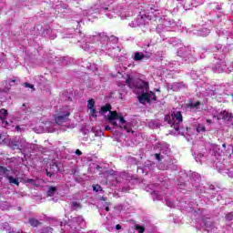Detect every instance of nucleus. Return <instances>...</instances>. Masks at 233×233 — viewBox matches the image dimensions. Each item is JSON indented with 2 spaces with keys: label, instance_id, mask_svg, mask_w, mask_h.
<instances>
[{
  "label": "nucleus",
  "instance_id": "nucleus-1",
  "mask_svg": "<svg viewBox=\"0 0 233 233\" xmlns=\"http://www.w3.org/2000/svg\"><path fill=\"white\" fill-rule=\"evenodd\" d=\"M173 119H176L177 123L176 124L174 120L168 119L167 116H166V121H167L168 125H171V128H174L177 130V132L179 130V123H183V114H181V111H177L173 113L172 115Z\"/></svg>",
  "mask_w": 233,
  "mask_h": 233
},
{
  "label": "nucleus",
  "instance_id": "nucleus-2",
  "mask_svg": "<svg viewBox=\"0 0 233 233\" xmlns=\"http://www.w3.org/2000/svg\"><path fill=\"white\" fill-rule=\"evenodd\" d=\"M135 90H140L141 92H148L150 90V86L148 82L141 79H137L134 86Z\"/></svg>",
  "mask_w": 233,
  "mask_h": 233
},
{
  "label": "nucleus",
  "instance_id": "nucleus-3",
  "mask_svg": "<svg viewBox=\"0 0 233 233\" xmlns=\"http://www.w3.org/2000/svg\"><path fill=\"white\" fill-rule=\"evenodd\" d=\"M117 119L119 120L120 123L119 128H123L127 132V134H130V132H132V129L128 127V123H127V120H125L123 114L117 113Z\"/></svg>",
  "mask_w": 233,
  "mask_h": 233
},
{
  "label": "nucleus",
  "instance_id": "nucleus-4",
  "mask_svg": "<svg viewBox=\"0 0 233 233\" xmlns=\"http://www.w3.org/2000/svg\"><path fill=\"white\" fill-rule=\"evenodd\" d=\"M70 112H66L64 115H59L55 117V122L56 125H63V123H67L70 119Z\"/></svg>",
  "mask_w": 233,
  "mask_h": 233
},
{
  "label": "nucleus",
  "instance_id": "nucleus-5",
  "mask_svg": "<svg viewBox=\"0 0 233 233\" xmlns=\"http://www.w3.org/2000/svg\"><path fill=\"white\" fill-rule=\"evenodd\" d=\"M214 117H217V120L219 121L220 119H223L224 121L228 119V121H230L232 119L233 115L232 113H228V111L224 110L221 111L218 116H214Z\"/></svg>",
  "mask_w": 233,
  "mask_h": 233
},
{
  "label": "nucleus",
  "instance_id": "nucleus-6",
  "mask_svg": "<svg viewBox=\"0 0 233 233\" xmlns=\"http://www.w3.org/2000/svg\"><path fill=\"white\" fill-rule=\"evenodd\" d=\"M137 99L141 105L150 103V94H148V92H142V94L137 96Z\"/></svg>",
  "mask_w": 233,
  "mask_h": 233
},
{
  "label": "nucleus",
  "instance_id": "nucleus-7",
  "mask_svg": "<svg viewBox=\"0 0 233 233\" xmlns=\"http://www.w3.org/2000/svg\"><path fill=\"white\" fill-rule=\"evenodd\" d=\"M117 111H110V115H107V121L113 125V127H117Z\"/></svg>",
  "mask_w": 233,
  "mask_h": 233
},
{
  "label": "nucleus",
  "instance_id": "nucleus-8",
  "mask_svg": "<svg viewBox=\"0 0 233 233\" xmlns=\"http://www.w3.org/2000/svg\"><path fill=\"white\" fill-rule=\"evenodd\" d=\"M57 168V165L53 163L50 165L48 169H46V174L48 177H52L56 175V169Z\"/></svg>",
  "mask_w": 233,
  "mask_h": 233
},
{
  "label": "nucleus",
  "instance_id": "nucleus-9",
  "mask_svg": "<svg viewBox=\"0 0 233 233\" xmlns=\"http://www.w3.org/2000/svg\"><path fill=\"white\" fill-rule=\"evenodd\" d=\"M201 105L200 101L192 102V100H189L187 104H186V108H189L190 110H198V106Z\"/></svg>",
  "mask_w": 233,
  "mask_h": 233
},
{
  "label": "nucleus",
  "instance_id": "nucleus-10",
  "mask_svg": "<svg viewBox=\"0 0 233 233\" xmlns=\"http://www.w3.org/2000/svg\"><path fill=\"white\" fill-rule=\"evenodd\" d=\"M126 85L129 87V88H134L135 85H136V80H134V78L132 76H127V78L126 79Z\"/></svg>",
  "mask_w": 233,
  "mask_h": 233
},
{
  "label": "nucleus",
  "instance_id": "nucleus-11",
  "mask_svg": "<svg viewBox=\"0 0 233 233\" xmlns=\"http://www.w3.org/2000/svg\"><path fill=\"white\" fill-rule=\"evenodd\" d=\"M56 192H57V187L51 186V187H49V188L47 190V197L53 198V196H55Z\"/></svg>",
  "mask_w": 233,
  "mask_h": 233
},
{
  "label": "nucleus",
  "instance_id": "nucleus-12",
  "mask_svg": "<svg viewBox=\"0 0 233 233\" xmlns=\"http://www.w3.org/2000/svg\"><path fill=\"white\" fill-rule=\"evenodd\" d=\"M29 225H31V227H39V225H43V223H41L39 220H37L35 218H31L28 220Z\"/></svg>",
  "mask_w": 233,
  "mask_h": 233
},
{
  "label": "nucleus",
  "instance_id": "nucleus-13",
  "mask_svg": "<svg viewBox=\"0 0 233 233\" xmlns=\"http://www.w3.org/2000/svg\"><path fill=\"white\" fill-rule=\"evenodd\" d=\"M9 145H10L11 148H13L14 150L16 149V150H20L21 151V148L19 147V142L17 140H15V139L11 140L9 142Z\"/></svg>",
  "mask_w": 233,
  "mask_h": 233
},
{
  "label": "nucleus",
  "instance_id": "nucleus-14",
  "mask_svg": "<svg viewBox=\"0 0 233 233\" xmlns=\"http://www.w3.org/2000/svg\"><path fill=\"white\" fill-rule=\"evenodd\" d=\"M147 56H145L143 53L137 52L135 53L134 61H143Z\"/></svg>",
  "mask_w": 233,
  "mask_h": 233
},
{
  "label": "nucleus",
  "instance_id": "nucleus-15",
  "mask_svg": "<svg viewBox=\"0 0 233 233\" xmlns=\"http://www.w3.org/2000/svg\"><path fill=\"white\" fill-rule=\"evenodd\" d=\"M8 116V110L2 108L0 109V120L5 121L6 117Z\"/></svg>",
  "mask_w": 233,
  "mask_h": 233
},
{
  "label": "nucleus",
  "instance_id": "nucleus-16",
  "mask_svg": "<svg viewBox=\"0 0 233 233\" xmlns=\"http://www.w3.org/2000/svg\"><path fill=\"white\" fill-rule=\"evenodd\" d=\"M8 172H10L8 168L0 166V174H2V176H5L6 178H8L10 177V174H8Z\"/></svg>",
  "mask_w": 233,
  "mask_h": 233
},
{
  "label": "nucleus",
  "instance_id": "nucleus-17",
  "mask_svg": "<svg viewBox=\"0 0 233 233\" xmlns=\"http://www.w3.org/2000/svg\"><path fill=\"white\" fill-rule=\"evenodd\" d=\"M100 112H109L110 116V112H112V106L110 104H106L104 106L101 107Z\"/></svg>",
  "mask_w": 233,
  "mask_h": 233
},
{
  "label": "nucleus",
  "instance_id": "nucleus-18",
  "mask_svg": "<svg viewBox=\"0 0 233 233\" xmlns=\"http://www.w3.org/2000/svg\"><path fill=\"white\" fill-rule=\"evenodd\" d=\"M7 179L9 180V183H13V185H16V187H19V180L17 178H14V177H7Z\"/></svg>",
  "mask_w": 233,
  "mask_h": 233
},
{
  "label": "nucleus",
  "instance_id": "nucleus-19",
  "mask_svg": "<svg viewBox=\"0 0 233 233\" xmlns=\"http://www.w3.org/2000/svg\"><path fill=\"white\" fill-rule=\"evenodd\" d=\"M72 208L73 210H77V208H83V206H81V203L75 201L72 203Z\"/></svg>",
  "mask_w": 233,
  "mask_h": 233
},
{
  "label": "nucleus",
  "instance_id": "nucleus-20",
  "mask_svg": "<svg viewBox=\"0 0 233 233\" xmlns=\"http://www.w3.org/2000/svg\"><path fill=\"white\" fill-rule=\"evenodd\" d=\"M96 106V101H94V98H91L88 100L87 102V108H94V106Z\"/></svg>",
  "mask_w": 233,
  "mask_h": 233
},
{
  "label": "nucleus",
  "instance_id": "nucleus-21",
  "mask_svg": "<svg viewBox=\"0 0 233 233\" xmlns=\"http://www.w3.org/2000/svg\"><path fill=\"white\" fill-rule=\"evenodd\" d=\"M197 132L199 134L200 132H207V128L205 126L198 125L197 127Z\"/></svg>",
  "mask_w": 233,
  "mask_h": 233
},
{
  "label": "nucleus",
  "instance_id": "nucleus-22",
  "mask_svg": "<svg viewBox=\"0 0 233 233\" xmlns=\"http://www.w3.org/2000/svg\"><path fill=\"white\" fill-rule=\"evenodd\" d=\"M136 230L138 231V233H144L145 232V227L141 225H136L135 226Z\"/></svg>",
  "mask_w": 233,
  "mask_h": 233
},
{
  "label": "nucleus",
  "instance_id": "nucleus-23",
  "mask_svg": "<svg viewBox=\"0 0 233 233\" xmlns=\"http://www.w3.org/2000/svg\"><path fill=\"white\" fill-rule=\"evenodd\" d=\"M93 190L94 192H99V190L103 191V187L99 185H93Z\"/></svg>",
  "mask_w": 233,
  "mask_h": 233
},
{
  "label": "nucleus",
  "instance_id": "nucleus-24",
  "mask_svg": "<svg viewBox=\"0 0 233 233\" xmlns=\"http://www.w3.org/2000/svg\"><path fill=\"white\" fill-rule=\"evenodd\" d=\"M25 88H31L33 90V92L35 90V87L34 86V85H32L28 82L25 83Z\"/></svg>",
  "mask_w": 233,
  "mask_h": 233
},
{
  "label": "nucleus",
  "instance_id": "nucleus-25",
  "mask_svg": "<svg viewBox=\"0 0 233 233\" xmlns=\"http://www.w3.org/2000/svg\"><path fill=\"white\" fill-rule=\"evenodd\" d=\"M21 110L24 114H28V107L26 106L25 104H23L21 106Z\"/></svg>",
  "mask_w": 233,
  "mask_h": 233
},
{
  "label": "nucleus",
  "instance_id": "nucleus-26",
  "mask_svg": "<svg viewBox=\"0 0 233 233\" xmlns=\"http://www.w3.org/2000/svg\"><path fill=\"white\" fill-rule=\"evenodd\" d=\"M225 218H226L227 221H232L233 220V213L227 214Z\"/></svg>",
  "mask_w": 233,
  "mask_h": 233
},
{
  "label": "nucleus",
  "instance_id": "nucleus-27",
  "mask_svg": "<svg viewBox=\"0 0 233 233\" xmlns=\"http://www.w3.org/2000/svg\"><path fill=\"white\" fill-rule=\"evenodd\" d=\"M90 110V113L93 114V117H97V110H96V108L92 107V108H89Z\"/></svg>",
  "mask_w": 233,
  "mask_h": 233
},
{
  "label": "nucleus",
  "instance_id": "nucleus-28",
  "mask_svg": "<svg viewBox=\"0 0 233 233\" xmlns=\"http://www.w3.org/2000/svg\"><path fill=\"white\" fill-rule=\"evenodd\" d=\"M26 183H32V185L35 184V180L34 178H29L26 180Z\"/></svg>",
  "mask_w": 233,
  "mask_h": 233
},
{
  "label": "nucleus",
  "instance_id": "nucleus-29",
  "mask_svg": "<svg viewBox=\"0 0 233 233\" xmlns=\"http://www.w3.org/2000/svg\"><path fill=\"white\" fill-rule=\"evenodd\" d=\"M155 157L157 159V161H161V154H155Z\"/></svg>",
  "mask_w": 233,
  "mask_h": 233
},
{
  "label": "nucleus",
  "instance_id": "nucleus-30",
  "mask_svg": "<svg viewBox=\"0 0 233 233\" xmlns=\"http://www.w3.org/2000/svg\"><path fill=\"white\" fill-rule=\"evenodd\" d=\"M75 153L76 154V156H83V152H81V150L79 149H76Z\"/></svg>",
  "mask_w": 233,
  "mask_h": 233
},
{
  "label": "nucleus",
  "instance_id": "nucleus-31",
  "mask_svg": "<svg viewBox=\"0 0 233 233\" xmlns=\"http://www.w3.org/2000/svg\"><path fill=\"white\" fill-rule=\"evenodd\" d=\"M147 94H149L150 99H152V96H153L154 95H156V93H155V92H152V91H150L149 93H148V91H147Z\"/></svg>",
  "mask_w": 233,
  "mask_h": 233
},
{
  "label": "nucleus",
  "instance_id": "nucleus-32",
  "mask_svg": "<svg viewBox=\"0 0 233 233\" xmlns=\"http://www.w3.org/2000/svg\"><path fill=\"white\" fill-rule=\"evenodd\" d=\"M152 101H157V96L156 95H153V96L151 97Z\"/></svg>",
  "mask_w": 233,
  "mask_h": 233
},
{
  "label": "nucleus",
  "instance_id": "nucleus-33",
  "mask_svg": "<svg viewBox=\"0 0 233 233\" xmlns=\"http://www.w3.org/2000/svg\"><path fill=\"white\" fill-rule=\"evenodd\" d=\"M116 230H121V225L117 224V225L116 226Z\"/></svg>",
  "mask_w": 233,
  "mask_h": 233
},
{
  "label": "nucleus",
  "instance_id": "nucleus-34",
  "mask_svg": "<svg viewBox=\"0 0 233 233\" xmlns=\"http://www.w3.org/2000/svg\"><path fill=\"white\" fill-rule=\"evenodd\" d=\"M15 130H17V132H21V127L15 126Z\"/></svg>",
  "mask_w": 233,
  "mask_h": 233
},
{
  "label": "nucleus",
  "instance_id": "nucleus-35",
  "mask_svg": "<svg viewBox=\"0 0 233 233\" xmlns=\"http://www.w3.org/2000/svg\"><path fill=\"white\" fill-rule=\"evenodd\" d=\"M105 130H112V127H110V126H106Z\"/></svg>",
  "mask_w": 233,
  "mask_h": 233
},
{
  "label": "nucleus",
  "instance_id": "nucleus-36",
  "mask_svg": "<svg viewBox=\"0 0 233 233\" xmlns=\"http://www.w3.org/2000/svg\"><path fill=\"white\" fill-rule=\"evenodd\" d=\"M2 123H3V125H8V121H6V119L2 120Z\"/></svg>",
  "mask_w": 233,
  "mask_h": 233
},
{
  "label": "nucleus",
  "instance_id": "nucleus-37",
  "mask_svg": "<svg viewBox=\"0 0 233 233\" xmlns=\"http://www.w3.org/2000/svg\"><path fill=\"white\" fill-rule=\"evenodd\" d=\"M206 121H207V123H208L209 125H211V123H212V120H211V119H207Z\"/></svg>",
  "mask_w": 233,
  "mask_h": 233
},
{
  "label": "nucleus",
  "instance_id": "nucleus-38",
  "mask_svg": "<svg viewBox=\"0 0 233 233\" xmlns=\"http://www.w3.org/2000/svg\"><path fill=\"white\" fill-rule=\"evenodd\" d=\"M106 212H110V208L109 207H106Z\"/></svg>",
  "mask_w": 233,
  "mask_h": 233
},
{
  "label": "nucleus",
  "instance_id": "nucleus-39",
  "mask_svg": "<svg viewBox=\"0 0 233 233\" xmlns=\"http://www.w3.org/2000/svg\"><path fill=\"white\" fill-rule=\"evenodd\" d=\"M96 170H101L102 167L100 166H96Z\"/></svg>",
  "mask_w": 233,
  "mask_h": 233
},
{
  "label": "nucleus",
  "instance_id": "nucleus-40",
  "mask_svg": "<svg viewBox=\"0 0 233 233\" xmlns=\"http://www.w3.org/2000/svg\"><path fill=\"white\" fill-rule=\"evenodd\" d=\"M3 141V135L0 134V143Z\"/></svg>",
  "mask_w": 233,
  "mask_h": 233
},
{
  "label": "nucleus",
  "instance_id": "nucleus-41",
  "mask_svg": "<svg viewBox=\"0 0 233 233\" xmlns=\"http://www.w3.org/2000/svg\"><path fill=\"white\" fill-rule=\"evenodd\" d=\"M104 10H108V7H105Z\"/></svg>",
  "mask_w": 233,
  "mask_h": 233
},
{
  "label": "nucleus",
  "instance_id": "nucleus-42",
  "mask_svg": "<svg viewBox=\"0 0 233 233\" xmlns=\"http://www.w3.org/2000/svg\"><path fill=\"white\" fill-rule=\"evenodd\" d=\"M157 92H161V90H159V89H157Z\"/></svg>",
  "mask_w": 233,
  "mask_h": 233
},
{
  "label": "nucleus",
  "instance_id": "nucleus-43",
  "mask_svg": "<svg viewBox=\"0 0 233 233\" xmlns=\"http://www.w3.org/2000/svg\"><path fill=\"white\" fill-rule=\"evenodd\" d=\"M141 19H144V16H141Z\"/></svg>",
  "mask_w": 233,
  "mask_h": 233
}]
</instances>
